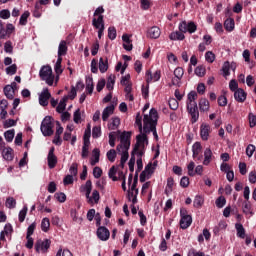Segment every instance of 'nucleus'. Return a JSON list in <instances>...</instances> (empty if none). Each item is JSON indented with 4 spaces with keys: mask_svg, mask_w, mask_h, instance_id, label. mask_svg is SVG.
I'll use <instances>...</instances> for the list:
<instances>
[{
    "mask_svg": "<svg viewBox=\"0 0 256 256\" xmlns=\"http://www.w3.org/2000/svg\"><path fill=\"white\" fill-rule=\"evenodd\" d=\"M7 75H15L17 73V64H12L6 68Z\"/></svg>",
    "mask_w": 256,
    "mask_h": 256,
    "instance_id": "nucleus-56",
    "label": "nucleus"
},
{
    "mask_svg": "<svg viewBox=\"0 0 256 256\" xmlns=\"http://www.w3.org/2000/svg\"><path fill=\"white\" fill-rule=\"evenodd\" d=\"M159 118L157 110L152 108L149 114H145L143 118V131L144 133H153L155 139H159L157 135V119Z\"/></svg>",
    "mask_w": 256,
    "mask_h": 256,
    "instance_id": "nucleus-2",
    "label": "nucleus"
},
{
    "mask_svg": "<svg viewBox=\"0 0 256 256\" xmlns=\"http://www.w3.org/2000/svg\"><path fill=\"white\" fill-rule=\"evenodd\" d=\"M230 69H231V66L229 62H225L222 67V72L224 77H229V75H231V73L229 72Z\"/></svg>",
    "mask_w": 256,
    "mask_h": 256,
    "instance_id": "nucleus-45",
    "label": "nucleus"
},
{
    "mask_svg": "<svg viewBox=\"0 0 256 256\" xmlns=\"http://www.w3.org/2000/svg\"><path fill=\"white\" fill-rule=\"evenodd\" d=\"M107 69H109V60L107 58L99 59V71L100 73H107Z\"/></svg>",
    "mask_w": 256,
    "mask_h": 256,
    "instance_id": "nucleus-24",
    "label": "nucleus"
},
{
    "mask_svg": "<svg viewBox=\"0 0 256 256\" xmlns=\"http://www.w3.org/2000/svg\"><path fill=\"white\" fill-rule=\"evenodd\" d=\"M175 185V180L172 177L167 179L166 193H171L173 191V186Z\"/></svg>",
    "mask_w": 256,
    "mask_h": 256,
    "instance_id": "nucleus-47",
    "label": "nucleus"
},
{
    "mask_svg": "<svg viewBox=\"0 0 256 256\" xmlns=\"http://www.w3.org/2000/svg\"><path fill=\"white\" fill-rule=\"evenodd\" d=\"M27 211H28V208H27V205H25L23 209L19 212L18 219L20 223H23V221H25V217H27Z\"/></svg>",
    "mask_w": 256,
    "mask_h": 256,
    "instance_id": "nucleus-43",
    "label": "nucleus"
},
{
    "mask_svg": "<svg viewBox=\"0 0 256 256\" xmlns=\"http://www.w3.org/2000/svg\"><path fill=\"white\" fill-rule=\"evenodd\" d=\"M188 256H205V253H203L201 251H197V250H195V248H191L188 251Z\"/></svg>",
    "mask_w": 256,
    "mask_h": 256,
    "instance_id": "nucleus-61",
    "label": "nucleus"
},
{
    "mask_svg": "<svg viewBox=\"0 0 256 256\" xmlns=\"http://www.w3.org/2000/svg\"><path fill=\"white\" fill-rule=\"evenodd\" d=\"M119 125H121V119L119 117H113L108 123V129L110 131H115L119 129Z\"/></svg>",
    "mask_w": 256,
    "mask_h": 256,
    "instance_id": "nucleus-20",
    "label": "nucleus"
},
{
    "mask_svg": "<svg viewBox=\"0 0 256 256\" xmlns=\"http://www.w3.org/2000/svg\"><path fill=\"white\" fill-rule=\"evenodd\" d=\"M39 75L40 79H42V81H45L47 85H49L50 87L53 85V82L55 81V76L53 75V69H51V66H43L40 69Z\"/></svg>",
    "mask_w": 256,
    "mask_h": 256,
    "instance_id": "nucleus-4",
    "label": "nucleus"
},
{
    "mask_svg": "<svg viewBox=\"0 0 256 256\" xmlns=\"http://www.w3.org/2000/svg\"><path fill=\"white\" fill-rule=\"evenodd\" d=\"M192 153H193V158H197L199 156V153H201V143L196 142L192 146Z\"/></svg>",
    "mask_w": 256,
    "mask_h": 256,
    "instance_id": "nucleus-34",
    "label": "nucleus"
},
{
    "mask_svg": "<svg viewBox=\"0 0 256 256\" xmlns=\"http://www.w3.org/2000/svg\"><path fill=\"white\" fill-rule=\"evenodd\" d=\"M29 15H31V13H29V11H25L21 17H20V25H27V19H29Z\"/></svg>",
    "mask_w": 256,
    "mask_h": 256,
    "instance_id": "nucleus-50",
    "label": "nucleus"
},
{
    "mask_svg": "<svg viewBox=\"0 0 256 256\" xmlns=\"http://www.w3.org/2000/svg\"><path fill=\"white\" fill-rule=\"evenodd\" d=\"M91 137V124H88L87 129L84 133V143H89V138Z\"/></svg>",
    "mask_w": 256,
    "mask_h": 256,
    "instance_id": "nucleus-57",
    "label": "nucleus"
},
{
    "mask_svg": "<svg viewBox=\"0 0 256 256\" xmlns=\"http://www.w3.org/2000/svg\"><path fill=\"white\" fill-rule=\"evenodd\" d=\"M187 110L192 117V123H197L199 119V109L197 108V102H187Z\"/></svg>",
    "mask_w": 256,
    "mask_h": 256,
    "instance_id": "nucleus-9",
    "label": "nucleus"
},
{
    "mask_svg": "<svg viewBox=\"0 0 256 256\" xmlns=\"http://www.w3.org/2000/svg\"><path fill=\"white\" fill-rule=\"evenodd\" d=\"M56 256H73V254L71 253V251H69L67 249H65V250L60 249L57 252Z\"/></svg>",
    "mask_w": 256,
    "mask_h": 256,
    "instance_id": "nucleus-63",
    "label": "nucleus"
},
{
    "mask_svg": "<svg viewBox=\"0 0 256 256\" xmlns=\"http://www.w3.org/2000/svg\"><path fill=\"white\" fill-rule=\"evenodd\" d=\"M169 39L171 41H183V39H185V35L183 34V32H179V31H176V32H172L170 35H169Z\"/></svg>",
    "mask_w": 256,
    "mask_h": 256,
    "instance_id": "nucleus-26",
    "label": "nucleus"
},
{
    "mask_svg": "<svg viewBox=\"0 0 256 256\" xmlns=\"http://www.w3.org/2000/svg\"><path fill=\"white\" fill-rule=\"evenodd\" d=\"M123 47L126 51H131L133 49V44L131 43V38L127 34L122 36Z\"/></svg>",
    "mask_w": 256,
    "mask_h": 256,
    "instance_id": "nucleus-25",
    "label": "nucleus"
},
{
    "mask_svg": "<svg viewBox=\"0 0 256 256\" xmlns=\"http://www.w3.org/2000/svg\"><path fill=\"white\" fill-rule=\"evenodd\" d=\"M71 218L73 219V221H75V223H83V218L79 217L77 215V210L72 209L70 212Z\"/></svg>",
    "mask_w": 256,
    "mask_h": 256,
    "instance_id": "nucleus-44",
    "label": "nucleus"
},
{
    "mask_svg": "<svg viewBox=\"0 0 256 256\" xmlns=\"http://www.w3.org/2000/svg\"><path fill=\"white\" fill-rule=\"evenodd\" d=\"M200 111H207L209 109V100L203 98L199 102Z\"/></svg>",
    "mask_w": 256,
    "mask_h": 256,
    "instance_id": "nucleus-39",
    "label": "nucleus"
},
{
    "mask_svg": "<svg viewBox=\"0 0 256 256\" xmlns=\"http://www.w3.org/2000/svg\"><path fill=\"white\" fill-rule=\"evenodd\" d=\"M2 157L5 161H13V150L11 147H5L2 149Z\"/></svg>",
    "mask_w": 256,
    "mask_h": 256,
    "instance_id": "nucleus-18",
    "label": "nucleus"
},
{
    "mask_svg": "<svg viewBox=\"0 0 256 256\" xmlns=\"http://www.w3.org/2000/svg\"><path fill=\"white\" fill-rule=\"evenodd\" d=\"M191 223H193V218L191 216H184L180 219L181 229H188V227H191Z\"/></svg>",
    "mask_w": 256,
    "mask_h": 256,
    "instance_id": "nucleus-21",
    "label": "nucleus"
},
{
    "mask_svg": "<svg viewBox=\"0 0 256 256\" xmlns=\"http://www.w3.org/2000/svg\"><path fill=\"white\" fill-rule=\"evenodd\" d=\"M4 137L8 143H11L13 139L15 138V130L11 129L4 133Z\"/></svg>",
    "mask_w": 256,
    "mask_h": 256,
    "instance_id": "nucleus-37",
    "label": "nucleus"
},
{
    "mask_svg": "<svg viewBox=\"0 0 256 256\" xmlns=\"http://www.w3.org/2000/svg\"><path fill=\"white\" fill-rule=\"evenodd\" d=\"M187 169H188V175L190 177H195V162L191 161L188 164Z\"/></svg>",
    "mask_w": 256,
    "mask_h": 256,
    "instance_id": "nucleus-51",
    "label": "nucleus"
},
{
    "mask_svg": "<svg viewBox=\"0 0 256 256\" xmlns=\"http://www.w3.org/2000/svg\"><path fill=\"white\" fill-rule=\"evenodd\" d=\"M249 125L251 128L255 127L256 125V116L253 113L249 114Z\"/></svg>",
    "mask_w": 256,
    "mask_h": 256,
    "instance_id": "nucleus-64",
    "label": "nucleus"
},
{
    "mask_svg": "<svg viewBox=\"0 0 256 256\" xmlns=\"http://www.w3.org/2000/svg\"><path fill=\"white\" fill-rule=\"evenodd\" d=\"M48 167L50 169H55V165H57V156H55V148H51L48 153Z\"/></svg>",
    "mask_w": 256,
    "mask_h": 256,
    "instance_id": "nucleus-15",
    "label": "nucleus"
},
{
    "mask_svg": "<svg viewBox=\"0 0 256 256\" xmlns=\"http://www.w3.org/2000/svg\"><path fill=\"white\" fill-rule=\"evenodd\" d=\"M16 206H17V201L15 200V198L13 197L7 198L6 207H8V209H15Z\"/></svg>",
    "mask_w": 256,
    "mask_h": 256,
    "instance_id": "nucleus-41",
    "label": "nucleus"
},
{
    "mask_svg": "<svg viewBox=\"0 0 256 256\" xmlns=\"http://www.w3.org/2000/svg\"><path fill=\"white\" fill-rule=\"evenodd\" d=\"M235 227L240 239H245V228L243 227V224H236Z\"/></svg>",
    "mask_w": 256,
    "mask_h": 256,
    "instance_id": "nucleus-38",
    "label": "nucleus"
},
{
    "mask_svg": "<svg viewBox=\"0 0 256 256\" xmlns=\"http://www.w3.org/2000/svg\"><path fill=\"white\" fill-rule=\"evenodd\" d=\"M149 141L147 140V135L139 134L137 136V143L134 147V153L137 155V171H141L143 169V155L145 154V146L148 145Z\"/></svg>",
    "mask_w": 256,
    "mask_h": 256,
    "instance_id": "nucleus-3",
    "label": "nucleus"
},
{
    "mask_svg": "<svg viewBox=\"0 0 256 256\" xmlns=\"http://www.w3.org/2000/svg\"><path fill=\"white\" fill-rule=\"evenodd\" d=\"M205 60L207 63H213L215 61V54L211 51L205 53Z\"/></svg>",
    "mask_w": 256,
    "mask_h": 256,
    "instance_id": "nucleus-55",
    "label": "nucleus"
},
{
    "mask_svg": "<svg viewBox=\"0 0 256 256\" xmlns=\"http://www.w3.org/2000/svg\"><path fill=\"white\" fill-rule=\"evenodd\" d=\"M147 37L149 39H159L161 37V29L157 26H153L148 29Z\"/></svg>",
    "mask_w": 256,
    "mask_h": 256,
    "instance_id": "nucleus-16",
    "label": "nucleus"
},
{
    "mask_svg": "<svg viewBox=\"0 0 256 256\" xmlns=\"http://www.w3.org/2000/svg\"><path fill=\"white\" fill-rule=\"evenodd\" d=\"M100 152L99 149L95 148L92 152V158H91V165L95 166L97 165V162L99 161Z\"/></svg>",
    "mask_w": 256,
    "mask_h": 256,
    "instance_id": "nucleus-32",
    "label": "nucleus"
},
{
    "mask_svg": "<svg viewBox=\"0 0 256 256\" xmlns=\"http://www.w3.org/2000/svg\"><path fill=\"white\" fill-rule=\"evenodd\" d=\"M49 99H51V93H49V88H43L39 95V104L42 107H47L49 105Z\"/></svg>",
    "mask_w": 256,
    "mask_h": 256,
    "instance_id": "nucleus-11",
    "label": "nucleus"
},
{
    "mask_svg": "<svg viewBox=\"0 0 256 256\" xmlns=\"http://www.w3.org/2000/svg\"><path fill=\"white\" fill-rule=\"evenodd\" d=\"M114 111H115V106L113 105L107 106L102 112V120L108 121L109 117L113 115Z\"/></svg>",
    "mask_w": 256,
    "mask_h": 256,
    "instance_id": "nucleus-19",
    "label": "nucleus"
},
{
    "mask_svg": "<svg viewBox=\"0 0 256 256\" xmlns=\"http://www.w3.org/2000/svg\"><path fill=\"white\" fill-rule=\"evenodd\" d=\"M117 174V168H115V166H113L109 172H108V176L110 179H112V181H118L117 176H115Z\"/></svg>",
    "mask_w": 256,
    "mask_h": 256,
    "instance_id": "nucleus-54",
    "label": "nucleus"
},
{
    "mask_svg": "<svg viewBox=\"0 0 256 256\" xmlns=\"http://www.w3.org/2000/svg\"><path fill=\"white\" fill-rule=\"evenodd\" d=\"M197 99V92H190L188 94V99H187V103H196Z\"/></svg>",
    "mask_w": 256,
    "mask_h": 256,
    "instance_id": "nucleus-62",
    "label": "nucleus"
},
{
    "mask_svg": "<svg viewBox=\"0 0 256 256\" xmlns=\"http://www.w3.org/2000/svg\"><path fill=\"white\" fill-rule=\"evenodd\" d=\"M85 192H86V198L88 199V203H99V191L93 190L92 197L91 195V189H92V183L91 180H87L85 184Z\"/></svg>",
    "mask_w": 256,
    "mask_h": 256,
    "instance_id": "nucleus-7",
    "label": "nucleus"
},
{
    "mask_svg": "<svg viewBox=\"0 0 256 256\" xmlns=\"http://www.w3.org/2000/svg\"><path fill=\"white\" fill-rule=\"evenodd\" d=\"M203 197L201 196H196L193 202V206L196 207V209H200V207H203Z\"/></svg>",
    "mask_w": 256,
    "mask_h": 256,
    "instance_id": "nucleus-42",
    "label": "nucleus"
},
{
    "mask_svg": "<svg viewBox=\"0 0 256 256\" xmlns=\"http://www.w3.org/2000/svg\"><path fill=\"white\" fill-rule=\"evenodd\" d=\"M184 74H185V71L181 67H177L174 70V77H177L178 79H183Z\"/></svg>",
    "mask_w": 256,
    "mask_h": 256,
    "instance_id": "nucleus-58",
    "label": "nucleus"
},
{
    "mask_svg": "<svg viewBox=\"0 0 256 256\" xmlns=\"http://www.w3.org/2000/svg\"><path fill=\"white\" fill-rule=\"evenodd\" d=\"M115 75L110 74L107 80L106 87L109 91H113V87H115Z\"/></svg>",
    "mask_w": 256,
    "mask_h": 256,
    "instance_id": "nucleus-33",
    "label": "nucleus"
},
{
    "mask_svg": "<svg viewBox=\"0 0 256 256\" xmlns=\"http://www.w3.org/2000/svg\"><path fill=\"white\" fill-rule=\"evenodd\" d=\"M210 133H211V125L207 123H202L200 126V136L202 141H208Z\"/></svg>",
    "mask_w": 256,
    "mask_h": 256,
    "instance_id": "nucleus-12",
    "label": "nucleus"
},
{
    "mask_svg": "<svg viewBox=\"0 0 256 256\" xmlns=\"http://www.w3.org/2000/svg\"><path fill=\"white\" fill-rule=\"evenodd\" d=\"M179 31L181 33H195L197 31V25L193 22L183 21L179 24Z\"/></svg>",
    "mask_w": 256,
    "mask_h": 256,
    "instance_id": "nucleus-10",
    "label": "nucleus"
},
{
    "mask_svg": "<svg viewBox=\"0 0 256 256\" xmlns=\"http://www.w3.org/2000/svg\"><path fill=\"white\" fill-rule=\"evenodd\" d=\"M253 153H255V145L249 144L246 148V155L248 157H253Z\"/></svg>",
    "mask_w": 256,
    "mask_h": 256,
    "instance_id": "nucleus-60",
    "label": "nucleus"
},
{
    "mask_svg": "<svg viewBox=\"0 0 256 256\" xmlns=\"http://www.w3.org/2000/svg\"><path fill=\"white\" fill-rule=\"evenodd\" d=\"M120 135V144L117 146V152L121 155L120 165L123 167L129 159V148L131 147V132L121 131L109 133V145L115 147V141Z\"/></svg>",
    "mask_w": 256,
    "mask_h": 256,
    "instance_id": "nucleus-1",
    "label": "nucleus"
},
{
    "mask_svg": "<svg viewBox=\"0 0 256 256\" xmlns=\"http://www.w3.org/2000/svg\"><path fill=\"white\" fill-rule=\"evenodd\" d=\"M226 31H233L235 29V20L233 18H227L224 22Z\"/></svg>",
    "mask_w": 256,
    "mask_h": 256,
    "instance_id": "nucleus-30",
    "label": "nucleus"
},
{
    "mask_svg": "<svg viewBox=\"0 0 256 256\" xmlns=\"http://www.w3.org/2000/svg\"><path fill=\"white\" fill-rule=\"evenodd\" d=\"M169 107L172 109V111H177L179 109V102L175 98H171L169 100Z\"/></svg>",
    "mask_w": 256,
    "mask_h": 256,
    "instance_id": "nucleus-46",
    "label": "nucleus"
},
{
    "mask_svg": "<svg viewBox=\"0 0 256 256\" xmlns=\"http://www.w3.org/2000/svg\"><path fill=\"white\" fill-rule=\"evenodd\" d=\"M194 73H195V75H197V77H204V75L206 73L205 67H203V66L196 67Z\"/></svg>",
    "mask_w": 256,
    "mask_h": 256,
    "instance_id": "nucleus-52",
    "label": "nucleus"
},
{
    "mask_svg": "<svg viewBox=\"0 0 256 256\" xmlns=\"http://www.w3.org/2000/svg\"><path fill=\"white\" fill-rule=\"evenodd\" d=\"M67 101H69V96H64L60 100V102L56 108L57 113H63V111H65V109L67 107Z\"/></svg>",
    "mask_w": 256,
    "mask_h": 256,
    "instance_id": "nucleus-23",
    "label": "nucleus"
},
{
    "mask_svg": "<svg viewBox=\"0 0 256 256\" xmlns=\"http://www.w3.org/2000/svg\"><path fill=\"white\" fill-rule=\"evenodd\" d=\"M117 157V152L114 149H111L107 152V159L113 163Z\"/></svg>",
    "mask_w": 256,
    "mask_h": 256,
    "instance_id": "nucleus-53",
    "label": "nucleus"
},
{
    "mask_svg": "<svg viewBox=\"0 0 256 256\" xmlns=\"http://www.w3.org/2000/svg\"><path fill=\"white\" fill-rule=\"evenodd\" d=\"M157 165H158V162L157 160H155L154 162H150L145 167L144 171H142V173L140 174L141 183H145L147 179H151V176L153 175V173H155V169H157Z\"/></svg>",
    "mask_w": 256,
    "mask_h": 256,
    "instance_id": "nucleus-6",
    "label": "nucleus"
},
{
    "mask_svg": "<svg viewBox=\"0 0 256 256\" xmlns=\"http://www.w3.org/2000/svg\"><path fill=\"white\" fill-rule=\"evenodd\" d=\"M161 79V72L156 71L154 74L151 73V71L146 72V81L147 83H155Z\"/></svg>",
    "mask_w": 256,
    "mask_h": 256,
    "instance_id": "nucleus-17",
    "label": "nucleus"
},
{
    "mask_svg": "<svg viewBox=\"0 0 256 256\" xmlns=\"http://www.w3.org/2000/svg\"><path fill=\"white\" fill-rule=\"evenodd\" d=\"M108 37L109 39H111V41L117 38V30L115 29V27L108 28Z\"/></svg>",
    "mask_w": 256,
    "mask_h": 256,
    "instance_id": "nucleus-48",
    "label": "nucleus"
},
{
    "mask_svg": "<svg viewBox=\"0 0 256 256\" xmlns=\"http://www.w3.org/2000/svg\"><path fill=\"white\" fill-rule=\"evenodd\" d=\"M50 227H51V222L49 221V218H43L41 222L42 231H44V233H47Z\"/></svg>",
    "mask_w": 256,
    "mask_h": 256,
    "instance_id": "nucleus-35",
    "label": "nucleus"
},
{
    "mask_svg": "<svg viewBox=\"0 0 256 256\" xmlns=\"http://www.w3.org/2000/svg\"><path fill=\"white\" fill-rule=\"evenodd\" d=\"M91 142H84L82 147V158L87 159L89 157V145Z\"/></svg>",
    "mask_w": 256,
    "mask_h": 256,
    "instance_id": "nucleus-36",
    "label": "nucleus"
},
{
    "mask_svg": "<svg viewBox=\"0 0 256 256\" xmlns=\"http://www.w3.org/2000/svg\"><path fill=\"white\" fill-rule=\"evenodd\" d=\"M86 91L89 95L93 93V79L86 80Z\"/></svg>",
    "mask_w": 256,
    "mask_h": 256,
    "instance_id": "nucleus-59",
    "label": "nucleus"
},
{
    "mask_svg": "<svg viewBox=\"0 0 256 256\" xmlns=\"http://www.w3.org/2000/svg\"><path fill=\"white\" fill-rule=\"evenodd\" d=\"M135 153L132 152V156L129 160V163H128V167H129V171H131V173H133L135 171Z\"/></svg>",
    "mask_w": 256,
    "mask_h": 256,
    "instance_id": "nucleus-49",
    "label": "nucleus"
},
{
    "mask_svg": "<svg viewBox=\"0 0 256 256\" xmlns=\"http://www.w3.org/2000/svg\"><path fill=\"white\" fill-rule=\"evenodd\" d=\"M132 181H133V174H130L129 177H128V185H129V187H130V190H129V191L135 193V191H139V190L137 189V178H134L133 183H132ZM131 183H132V184H131Z\"/></svg>",
    "mask_w": 256,
    "mask_h": 256,
    "instance_id": "nucleus-28",
    "label": "nucleus"
},
{
    "mask_svg": "<svg viewBox=\"0 0 256 256\" xmlns=\"http://www.w3.org/2000/svg\"><path fill=\"white\" fill-rule=\"evenodd\" d=\"M139 194V190H136L135 192L128 191V199L129 201H132V204L135 205L137 203V195Z\"/></svg>",
    "mask_w": 256,
    "mask_h": 256,
    "instance_id": "nucleus-40",
    "label": "nucleus"
},
{
    "mask_svg": "<svg viewBox=\"0 0 256 256\" xmlns=\"http://www.w3.org/2000/svg\"><path fill=\"white\" fill-rule=\"evenodd\" d=\"M4 95L7 97V99H13L15 95V91L13 90V86L7 85L4 87Z\"/></svg>",
    "mask_w": 256,
    "mask_h": 256,
    "instance_id": "nucleus-31",
    "label": "nucleus"
},
{
    "mask_svg": "<svg viewBox=\"0 0 256 256\" xmlns=\"http://www.w3.org/2000/svg\"><path fill=\"white\" fill-rule=\"evenodd\" d=\"M234 99L238 103H245V100L247 99V92L243 90V88H239L234 92Z\"/></svg>",
    "mask_w": 256,
    "mask_h": 256,
    "instance_id": "nucleus-14",
    "label": "nucleus"
},
{
    "mask_svg": "<svg viewBox=\"0 0 256 256\" xmlns=\"http://www.w3.org/2000/svg\"><path fill=\"white\" fill-rule=\"evenodd\" d=\"M93 27L95 29H105V23L103 22V15H99L98 18H93Z\"/></svg>",
    "mask_w": 256,
    "mask_h": 256,
    "instance_id": "nucleus-22",
    "label": "nucleus"
},
{
    "mask_svg": "<svg viewBox=\"0 0 256 256\" xmlns=\"http://www.w3.org/2000/svg\"><path fill=\"white\" fill-rule=\"evenodd\" d=\"M212 157H213V152L211 151V148H206L204 151L203 165H209V163H211Z\"/></svg>",
    "mask_w": 256,
    "mask_h": 256,
    "instance_id": "nucleus-27",
    "label": "nucleus"
},
{
    "mask_svg": "<svg viewBox=\"0 0 256 256\" xmlns=\"http://www.w3.org/2000/svg\"><path fill=\"white\" fill-rule=\"evenodd\" d=\"M49 247H51V240H37L35 243V250L37 253H47L49 251Z\"/></svg>",
    "mask_w": 256,
    "mask_h": 256,
    "instance_id": "nucleus-8",
    "label": "nucleus"
},
{
    "mask_svg": "<svg viewBox=\"0 0 256 256\" xmlns=\"http://www.w3.org/2000/svg\"><path fill=\"white\" fill-rule=\"evenodd\" d=\"M97 237L100 241H108L109 237H111V233L109 232V229L101 226L97 230Z\"/></svg>",
    "mask_w": 256,
    "mask_h": 256,
    "instance_id": "nucleus-13",
    "label": "nucleus"
},
{
    "mask_svg": "<svg viewBox=\"0 0 256 256\" xmlns=\"http://www.w3.org/2000/svg\"><path fill=\"white\" fill-rule=\"evenodd\" d=\"M67 55V42L61 41L58 47V57H63Z\"/></svg>",
    "mask_w": 256,
    "mask_h": 256,
    "instance_id": "nucleus-29",
    "label": "nucleus"
},
{
    "mask_svg": "<svg viewBox=\"0 0 256 256\" xmlns=\"http://www.w3.org/2000/svg\"><path fill=\"white\" fill-rule=\"evenodd\" d=\"M40 131L44 137H51L53 135V118L46 116L41 123Z\"/></svg>",
    "mask_w": 256,
    "mask_h": 256,
    "instance_id": "nucleus-5",
    "label": "nucleus"
}]
</instances>
